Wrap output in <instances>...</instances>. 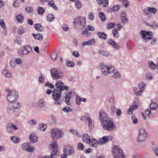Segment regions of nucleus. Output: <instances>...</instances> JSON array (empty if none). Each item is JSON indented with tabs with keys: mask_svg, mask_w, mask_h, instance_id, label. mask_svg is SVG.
<instances>
[{
	"mask_svg": "<svg viewBox=\"0 0 158 158\" xmlns=\"http://www.w3.org/2000/svg\"><path fill=\"white\" fill-rule=\"evenodd\" d=\"M56 87L53 91L52 98L53 99H60L62 92L64 90H68L69 89L68 86L64 85L61 81H57L55 84Z\"/></svg>",
	"mask_w": 158,
	"mask_h": 158,
	"instance_id": "1",
	"label": "nucleus"
},
{
	"mask_svg": "<svg viewBox=\"0 0 158 158\" xmlns=\"http://www.w3.org/2000/svg\"><path fill=\"white\" fill-rule=\"evenodd\" d=\"M86 23L85 18L83 17H76L74 20L73 26L77 30H81L85 27Z\"/></svg>",
	"mask_w": 158,
	"mask_h": 158,
	"instance_id": "2",
	"label": "nucleus"
},
{
	"mask_svg": "<svg viewBox=\"0 0 158 158\" xmlns=\"http://www.w3.org/2000/svg\"><path fill=\"white\" fill-rule=\"evenodd\" d=\"M101 123L102 127L104 129L107 131H112L115 128V125L112 120L110 118L102 122Z\"/></svg>",
	"mask_w": 158,
	"mask_h": 158,
	"instance_id": "3",
	"label": "nucleus"
},
{
	"mask_svg": "<svg viewBox=\"0 0 158 158\" xmlns=\"http://www.w3.org/2000/svg\"><path fill=\"white\" fill-rule=\"evenodd\" d=\"M6 91L8 93L6 99L8 102H10L16 100L18 97V93L15 90L11 91L9 89H6Z\"/></svg>",
	"mask_w": 158,
	"mask_h": 158,
	"instance_id": "4",
	"label": "nucleus"
},
{
	"mask_svg": "<svg viewBox=\"0 0 158 158\" xmlns=\"http://www.w3.org/2000/svg\"><path fill=\"white\" fill-rule=\"evenodd\" d=\"M50 73L54 80L61 79L63 77L62 71L60 69L57 70L55 68H52L51 69Z\"/></svg>",
	"mask_w": 158,
	"mask_h": 158,
	"instance_id": "5",
	"label": "nucleus"
},
{
	"mask_svg": "<svg viewBox=\"0 0 158 158\" xmlns=\"http://www.w3.org/2000/svg\"><path fill=\"white\" fill-rule=\"evenodd\" d=\"M50 133L52 137L54 139L62 137L64 135V133L62 130L57 128L52 129Z\"/></svg>",
	"mask_w": 158,
	"mask_h": 158,
	"instance_id": "6",
	"label": "nucleus"
},
{
	"mask_svg": "<svg viewBox=\"0 0 158 158\" xmlns=\"http://www.w3.org/2000/svg\"><path fill=\"white\" fill-rule=\"evenodd\" d=\"M73 96L72 91L69 90L65 92L64 94L62 97L63 100L68 105H69L70 104V100Z\"/></svg>",
	"mask_w": 158,
	"mask_h": 158,
	"instance_id": "7",
	"label": "nucleus"
},
{
	"mask_svg": "<svg viewBox=\"0 0 158 158\" xmlns=\"http://www.w3.org/2000/svg\"><path fill=\"white\" fill-rule=\"evenodd\" d=\"M113 67L109 65H107L102 64L100 66V68L102 70V72L105 76H106L111 73L110 69Z\"/></svg>",
	"mask_w": 158,
	"mask_h": 158,
	"instance_id": "8",
	"label": "nucleus"
},
{
	"mask_svg": "<svg viewBox=\"0 0 158 158\" xmlns=\"http://www.w3.org/2000/svg\"><path fill=\"white\" fill-rule=\"evenodd\" d=\"M140 35L141 37L146 40V41L152 39V34L151 31L142 30L140 32Z\"/></svg>",
	"mask_w": 158,
	"mask_h": 158,
	"instance_id": "9",
	"label": "nucleus"
},
{
	"mask_svg": "<svg viewBox=\"0 0 158 158\" xmlns=\"http://www.w3.org/2000/svg\"><path fill=\"white\" fill-rule=\"evenodd\" d=\"M21 107V104L15 100L13 102L10 103L8 105V108L10 110L14 112L15 109L19 108Z\"/></svg>",
	"mask_w": 158,
	"mask_h": 158,
	"instance_id": "10",
	"label": "nucleus"
},
{
	"mask_svg": "<svg viewBox=\"0 0 158 158\" xmlns=\"http://www.w3.org/2000/svg\"><path fill=\"white\" fill-rule=\"evenodd\" d=\"M111 73L110 74H112V76L115 79H120L121 76V75L118 71L115 69L114 67L111 68L110 69Z\"/></svg>",
	"mask_w": 158,
	"mask_h": 158,
	"instance_id": "11",
	"label": "nucleus"
},
{
	"mask_svg": "<svg viewBox=\"0 0 158 158\" xmlns=\"http://www.w3.org/2000/svg\"><path fill=\"white\" fill-rule=\"evenodd\" d=\"M99 119L101 123H102V122L106 120L109 118L107 117L106 113L102 110L99 111Z\"/></svg>",
	"mask_w": 158,
	"mask_h": 158,
	"instance_id": "12",
	"label": "nucleus"
},
{
	"mask_svg": "<svg viewBox=\"0 0 158 158\" xmlns=\"http://www.w3.org/2000/svg\"><path fill=\"white\" fill-rule=\"evenodd\" d=\"M123 150L117 145L114 146L112 149V152L114 157L117 155L118 153H120Z\"/></svg>",
	"mask_w": 158,
	"mask_h": 158,
	"instance_id": "13",
	"label": "nucleus"
},
{
	"mask_svg": "<svg viewBox=\"0 0 158 158\" xmlns=\"http://www.w3.org/2000/svg\"><path fill=\"white\" fill-rule=\"evenodd\" d=\"M21 48L22 53L23 55H27L31 50V47L28 45L22 46Z\"/></svg>",
	"mask_w": 158,
	"mask_h": 158,
	"instance_id": "14",
	"label": "nucleus"
},
{
	"mask_svg": "<svg viewBox=\"0 0 158 158\" xmlns=\"http://www.w3.org/2000/svg\"><path fill=\"white\" fill-rule=\"evenodd\" d=\"M64 151V153H68V155H70L74 153V149L72 146H67L65 147Z\"/></svg>",
	"mask_w": 158,
	"mask_h": 158,
	"instance_id": "15",
	"label": "nucleus"
},
{
	"mask_svg": "<svg viewBox=\"0 0 158 158\" xmlns=\"http://www.w3.org/2000/svg\"><path fill=\"white\" fill-rule=\"evenodd\" d=\"M7 131L9 132H13L14 129L17 130L18 128L13 123H10L7 125Z\"/></svg>",
	"mask_w": 158,
	"mask_h": 158,
	"instance_id": "16",
	"label": "nucleus"
},
{
	"mask_svg": "<svg viewBox=\"0 0 158 158\" xmlns=\"http://www.w3.org/2000/svg\"><path fill=\"white\" fill-rule=\"evenodd\" d=\"M107 43L113 46V48H114L115 50H118L119 49V46L118 43H116L112 39L109 40L107 42Z\"/></svg>",
	"mask_w": 158,
	"mask_h": 158,
	"instance_id": "17",
	"label": "nucleus"
},
{
	"mask_svg": "<svg viewBox=\"0 0 158 158\" xmlns=\"http://www.w3.org/2000/svg\"><path fill=\"white\" fill-rule=\"evenodd\" d=\"M58 150H55L52 151L50 156H45L43 158H56L57 157V152Z\"/></svg>",
	"mask_w": 158,
	"mask_h": 158,
	"instance_id": "18",
	"label": "nucleus"
},
{
	"mask_svg": "<svg viewBox=\"0 0 158 158\" xmlns=\"http://www.w3.org/2000/svg\"><path fill=\"white\" fill-rule=\"evenodd\" d=\"M82 140L85 142L90 144V136L87 134H84L82 136Z\"/></svg>",
	"mask_w": 158,
	"mask_h": 158,
	"instance_id": "19",
	"label": "nucleus"
},
{
	"mask_svg": "<svg viewBox=\"0 0 158 158\" xmlns=\"http://www.w3.org/2000/svg\"><path fill=\"white\" fill-rule=\"evenodd\" d=\"M46 105V102L44 99H41L38 101V106L41 108H44Z\"/></svg>",
	"mask_w": 158,
	"mask_h": 158,
	"instance_id": "20",
	"label": "nucleus"
},
{
	"mask_svg": "<svg viewBox=\"0 0 158 158\" xmlns=\"http://www.w3.org/2000/svg\"><path fill=\"white\" fill-rule=\"evenodd\" d=\"M31 142L35 143L38 141V137L34 134H31L29 136Z\"/></svg>",
	"mask_w": 158,
	"mask_h": 158,
	"instance_id": "21",
	"label": "nucleus"
},
{
	"mask_svg": "<svg viewBox=\"0 0 158 158\" xmlns=\"http://www.w3.org/2000/svg\"><path fill=\"white\" fill-rule=\"evenodd\" d=\"M147 135H139L137 137V141L139 142H142L146 139Z\"/></svg>",
	"mask_w": 158,
	"mask_h": 158,
	"instance_id": "22",
	"label": "nucleus"
},
{
	"mask_svg": "<svg viewBox=\"0 0 158 158\" xmlns=\"http://www.w3.org/2000/svg\"><path fill=\"white\" fill-rule=\"evenodd\" d=\"M16 18L19 23H22L24 21V16L23 14H19V15L16 16Z\"/></svg>",
	"mask_w": 158,
	"mask_h": 158,
	"instance_id": "23",
	"label": "nucleus"
},
{
	"mask_svg": "<svg viewBox=\"0 0 158 158\" xmlns=\"http://www.w3.org/2000/svg\"><path fill=\"white\" fill-rule=\"evenodd\" d=\"M31 35L36 40H42L43 39V36L40 34H35L34 33H32Z\"/></svg>",
	"mask_w": 158,
	"mask_h": 158,
	"instance_id": "24",
	"label": "nucleus"
},
{
	"mask_svg": "<svg viewBox=\"0 0 158 158\" xmlns=\"http://www.w3.org/2000/svg\"><path fill=\"white\" fill-rule=\"evenodd\" d=\"M34 27L35 29L38 31H42L44 29V27L40 23L35 24Z\"/></svg>",
	"mask_w": 158,
	"mask_h": 158,
	"instance_id": "25",
	"label": "nucleus"
},
{
	"mask_svg": "<svg viewBox=\"0 0 158 158\" xmlns=\"http://www.w3.org/2000/svg\"><path fill=\"white\" fill-rule=\"evenodd\" d=\"M97 35L99 38L104 40H106L107 38V35L103 32H98Z\"/></svg>",
	"mask_w": 158,
	"mask_h": 158,
	"instance_id": "26",
	"label": "nucleus"
},
{
	"mask_svg": "<svg viewBox=\"0 0 158 158\" xmlns=\"http://www.w3.org/2000/svg\"><path fill=\"white\" fill-rule=\"evenodd\" d=\"M38 14L40 15H42L45 12L44 8L41 6H38L37 8Z\"/></svg>",
	"mask_w": 158,
	"mask_h": 158,
	"instance_id": "27",
	"label": "nucleus"
},
{
	"mask_svg": "<svg viewBox=\"0 0 158 158\" xmlns=\"http://www.w3.org/2000/svg\"><path fill=\"white\" fill-rule=\"evenodd\" d=\"M48 5L50 7H51L55 10H58V8L56 6L55 2L53 0H51L48 3Z\"/></svg>",
	"mask_w": 158,
	"mask_h": 158,
	"instance_id": "28",
	"label": "nucleus"
},
{
	"mask_svg": "<svg viewBox=\"0 0 158 158\" xmlns=\"http://www.w3.org/2000/svg\"><path fill=\"white\" fill-rule=\"evenodd\" d=\"M157 104L154 102H152L150 106V109L152 110H156L157 108Z\"/></svg>",
	"mask_w": 158,
	"mask_h": 158,
	"instance_id": "29",
	"label": "nucleus"
},
{
	"mask_svg": "<svg viewBox=\"0 0 158 158\" xmlns=\"http://www.w3.org/2000/svg\"><path fill=\"white\" fill-rule=\"evenodd\" d=\"M146 25L154 29H155L158 27V23L156 22H153L152 24L147 23H146Z\"/></svg>",
	"mask_w": 158,
	"mask_h": 158,
	"instance_id": "30",
	"label": "nucleus"
},
{
	"mask_svg": "<svg viewBox=\"0 0 158 158\" xmlns=\"http://www.w3.org/2000/svg\"><path fill=\"white\" fill-rule=\"evenodd\" d=\"M47 127V124L42 123L39 125V128L40 131H46Z\"/></svg>",
	"mask_w": 158,
	"mask_h": 158,
	"instance_id": "31",
	"label": "nucleus"
},
{
	"mask_svg": "<svg viewBox=\"0 0 158 158\" xmlns=\"http://www.w3.org/2000/svg\"><path fill=\"white\" fill-rule=\"evenodd\" d=\"M65 64L67 67H74L75 64L73 62L69 61L68 60H65Z\"/></svg>",
	"mask_w": 158,
	"mask_h": 158,
	"instance_id": "32",
	"label": "nucleus"
},
{
	"mask_svg": "<svg viewBox=\"0 0 158 158\" xmlns=\"http://www.w3.org/2000/svg\"><path fill=\"white\" fill-rule=\"evenodd\" d=\"M10 138L11 140L15 143H18L20 141L19 138L18 137L16 136H11Z\"/></svg>",
	"mask_w": 158,
	"mask_h": 158,
	"instance_id": "33",
	"label": "nucleus"
},
{
	"mask_svg": "<svg viewBox=\"0 0 158 158\" xmlns=\"http://www.w3.org/2000/svg\"><path fill=\"white\" fill-rule=\"evenodd\" d=\"M112 32L114 38L116 39L118 38L119 34L118 31V29H114L112 30Z\"/></svg>",
	"mask_w": 158,
	"mask_h": 158,
	"instance_id": "34",
	"label": "nucleus"
},
{
	"mask_svg": "<svg viewBox=\"0 0 158 158\" xmlns=\"http://www.w3.org/2000/svg\"><path fill=\"white\" fill-rule=\"evenodd\" d=\"M98 53L101 55L105 57H107L109 56V53L107 52L104 51H99Z\"/></svg>",
	"mask_w": 158,
	"mask_h": 158,
	"instance_id": "35",
	"label": "nucleus"
},
{
	"mask_svg": "<svg viewBox=\"0 0 158 158\" xmlns=\"http://www.w3.org/2000/svg\"><path fill=\"white\" fill-rule=\"evenodd\" d=\"M126 157L125 154L122 151L120 153H119L114 157V158H125Z\"/></svg>",
	"mask_w": 158,
	"mask_h": 158,
	"instance_id": "36",
	"label": "nucleus"
},
{
	"mask_svg": "<svg viewBox=\"0 0 158 158\" xmlns=\"http://www.w3.org/2000/svg\"><path fill=\"white\" fill-rule=\"evenodd\" d=\"M148 65L149 67L152 69H154L156 67V64L152 61L148 62Z\"/></svg>",
	"mask_w": 158,
	"mask_h": 158,
	"instance_id": "37",
	"label": "nucleus"
},
{
	"mask_svg": "<svg viewBox=\"0 0 158 158\" xmlns=\"http://www.w3.org/2000/svg\"><path fill=\"white\" fill-rule=\"evenodd\" d=\"M105 138H106L105 136H103L102 138L100 139L99 140V141L97 142H98L99 144L100 145L106 143L107 142Z\"/></svg>",
	"mask_w": 158,
	"mask_h": 158,
	"instance_id": "38",
	"label": "nucleus"
},
{
	"mask_svg": "<svg viewBox=\"0 0 158 158\" xmlns=\"http://www.w3.org/2000/svg\"><path fill=\"white\" fill-rule=\"evenodd\" d=\"M145 85L143 82H141L138 85V88L139 90H141L143 91L145 88Z\"/></svg>",
	"mask_w": 158,
	"mask_h": 158,
	"instance_id": "39",
	"label": "nucleus"
},
{
	"mask_svg": "<svg viewBox=\"0 0 158 158\" xmlns=\"http://www.w3.org/2000/svg\"><path fill=\"white\" fill-rule=\"evenodd\" d=\"M99 17L103 22H104L106 20V15L104 13L102 12H101L99 13Z\"/></svg>",
	"mask_w": 158,
	"mask_h": 158,
	"instance_id": "40",
	"label": "nucleus"
},
{
	"mask_svg": "<svg viewBox=\"0 0 158 158\" xmlns=\"http://www.w3.org/2000/svg\"><path fill=\"white\" fill-rule=\"evenodd\" d=\"M47 20L49 22H52L54 19V16L52 14H49L47 17Z\"/></svg>",
	"mask_w": 158,
	"mask_h": 158,
	"instance_id": "41",
	"label": "nucleus"
},
{
	"mask_svg": "<svg viewBox=\"0 0 158 158\" xmlns=\"http://www.w3.org/2000/svg\"><path fill=\"white\" fill-rule=\"evenodd\" d=\"M148 10L150 12L152 13L153 14H155L156 13L157 11V9L156 8L152 7H148Z\"/></svg>",
	"mask_w": 158,
	"mask_h": 158,
	"instance_id": "42",
	"label": "nucleus"
},
{
	"mask_svg": "<svg viewBox=\"0 0 158 158\" xmlns=\"http://www.w3.org/2000/svg\"><path fill=\"white\" fill-rule=\"evenodd\" d=\"M139 135H147V132L143 128H140L139 130Z\"/></svg>",
	"mask_w": 158,
	"mask_h": 158,
	"instance_id": "43",
	"label": "nucleus"
},
{
	"mask_svg": "<svg viewBox=\"0 0 158 158\" xmlns=\"http://www.w3.org/2000/svg\"><path fill=\"white\" fill-rule=\"evenodd\" d=\"M2 73L4 75H5L6 77L8 78L10 77L11 75L10 72L7 71V70L4 69L2 72Z\"/></svg>",
	"mask_w": 158,
	"mask_h": 158,
	"instance_id": "44",
	"label": "nucleus"
},
{
	"mask_svg": "<svg viewBox=\"0 0 158 158\" xmlns=\"http://www.w3.org/2000/svg\"><path fill=\"white\" fill-rule=\"evenodd\" d=\"M39 81L40 83H44V76L43 74L41 73L40 74L39 78Z\"/></svg>",
	"mask_w": 158,
	"mask_h": 158,
	"instance_id": "45",
	"label": "nucleus"
},
{
	"mask_svg": "<svg viewBox=\"0 0 158 158\" xmlns=\"http://www.w3.org/2000/svg\"><path fill=\"white\" fill-rule=\"evenodd\" d=\"M25 10L28 14H30L33 11L32 7L31 6L26 7L25 8Z\"/></svg>",
	"mask_w": 158,
	"mask_h": 158,
	"instance_id": "46",
	"label": "nucleus"
},
{
	"mask_svg": "<svg viewBox=\"0 0 158 158\" xmlns=\"http://www.w3.org/2000/svg\"><path fill=\"white\" fill-rule=\"evenodd\" d=\"M29 145V143H23L22 144V148L24 150L26 151L27 149L28 148V146Z\"/></svg>",
	"mask_w": 158,
	"mask_h": 158,
	"instance_id": "47",
	"label": "nucleus"
},
{
	"mask_svg": "<svg viewBox=\"0 0 158 158\" xmlns=\"http://www.w3.org/2000/svg\"><path fill=\"white\" fill-rule=\"evenodd\" d=\"M45 85L46 86L49 87L51 89H54L55 87V86L52 84L49 81L46 82Z\"/></svg>",
	"mask_w": 158,
	"mask_h": 158,
	"instance_id": "48",
	"label": "nucleus"
},
{
	"mask_svg": "<svg viewBox=\"0 0 158 158\" xmlns=\"http://www.w3.org/2000/svg\"><path fill=\"white\" fill-rule=\"evenodd\" d=\"M87 120L89 126V127L91 129H93L94 128V126H92V119L90 118H88Z\"/></svg>",
	"mask_w": 158,
	"mask_h": 158,
	"instance_id": "49",
	"label": "nucleus"
},
{
	"mask_svg": "<svg viewBox=\"0 0 158 158\" xmlns=\"http://www.w3.org/2000/svg\"><path fill=\"white\" fill-rule=\"evenodd\" d=\"M62 110L65 112H68L69 111H72V109L68 106H66L63 108Z\"/></svg>",
	"mask_w": 158,
	"mask_h": 158,
	"instance_id": "50",
	"label": "nucleus"
},
{
	"mask_svg": "<svg viewBox=\"0 0 158 158\" xmlns=\"http://www.w3.org/2000/svg\"><path fill=\"white\" fill-rule=\"evenodd\" d=\"M25 29L24 28L22 27H19L17 31L18 33L19 34H22L24 32Z\"/></svg>",
	"mask_w": 158,
	"mask_h": 158,
	"instance_id": "51",
	"label": "nucleus"
},
{
	"mask_svg": "<svg viewBox=\"0 0 158 158\" xmlns=\"http://www.w3.org/2000/svg\"><path fill=\"white\" fill-rule=\"evenodd\" d=\"M0 25L3 29L5 30L6 29V28L5 26V24L2 19H0Z\"/></svg>",
	"mask_w": 158,
	"mask_h": 158,
	"instance_id": "52",
	"label": "nucleus"
},
{
	"mask_svg": "<svg viewBox=\"0 0 158 158\" xmlns=\"http://www.w3.org/2000/svg\"><path fill=\"white\" fill-rule=\"evenodd\" d=\"M51 147L54 150H58L57 146V142L56 141H54L52 144H51Z\"/></svg>",
	"mask_w": 158,
	"mask_h": 158,
	"instance_id": "53",
	"label": "nucleus"
},
{
	"mask_svg": "<svg viewBox=\"0 0 158 158\" xmlns=\"http://www.w3.org/2000/svg\"><path fill=\"white\" fill-rule=\"evenodd\" d=\"M116 23L115 22H110L108 24L107 27L109 29L112 28L114 27Z\"/></svg>",
	"mask_w": 158,
	"mask_h": 158,
	"instance_id": "54",
	"label": "nucleus"
},
{
	"mask_svg": "<svg viewBox=\"0 0 158 158\" xmlns=\"http://www.w3.org/2000/svg\"><path fill=\"white\" fill-rule=\"evenodd\" d=\"M29 145L28 146V147L26 151L29 152H32L34 151V148L32 146H30L31 143H29Z\"/></svg>",
	"mask_w": 158,
	"mask_h": 158,
	"instance_id": "55",
	"label": "nucleus"
},
{
	"mask_svg": "<svg viewBox=\"0 0 158 158\" xmlns=\"http://www.w3.org/2000/svg\"><path fill=\"white\" fill-rule=\"evenodd\" d=\"M120 19L122 23L124 24L128 20L127 19V16L120 17Z\"/></svg>",
	"mask_w": 158,
	"mask_h": 158,
	"instance_id": "56",
	"label": "nucleus"
},
{
	"mask_svg": "<svg viewBox=\"0 0 158 158\" xmlns=\"http://www.w3.org/2000/svg\"><path fill=\"white\" fill-rule=\"evenodd\" d=\"M81 101V98L77 96L76 97V102L77 105H79Z\"/></svg>",
	"mask_w": 158,
	"mask_h": 158,
	"instance_id": "57",
	"label": "nucleus"
},
{
	"mask_svg": "<svg viewBox=\"0 0 158 158\" xmlns=\"http://www.w3.org/2000/svg\"><path fill=\"white\" fill-rule=\"evenodd\" d=\"M120 8V5H114L112 8L113 10L115 12H117Z\"/></svg>",
	"mask_w": 158,
	"mask_h": 158,
	"instance_id": "58",
	"label": "nucleus"
},
{
	"mask_svg": "<svg viewBox=\"0 0 158 158\" xmlns=\"http://www.w3.org/2000/svg\"><path fill=\"white\" fill-rule=\"evenodd\" d=\"M28 123L30 125H33L36 124L37 122L35 119L30 120L28 121Z\"/></svg>",
	"mask_w": 158,
	"mask_h": 158,
	"instance_id": "59",
	"label": "nucleus"
},
{
	"mask_svg": "<svg viewBox=\"0 0 158 158\" xmlns=\"http://www.w3.org/2000/svg\"><path fill=\"white\" fill-rule=\"evenodd\" d=\"M146 78H148L149 80H151L152 79V73L150 72H148L146 73Z\"/></svg>",
	"mask_w": 158,
	"mask_h": 158,
	"instance_id": "60",
	"label": "nucleus"
},
{
	"mask_svg": "<svg viewBox=\"0 0 158 158\" xmlns=\"http://www.w3.org/2000/svg\"><path fill=\"white\" fill-rule=\"evenodd\" d=\"M57 54L56 52H53L51 55V58L53 60H55L57 57Z\"/></svg>",
	"mask_w": 158,
	"mask_h": 158,
	"instance_id": "61",
	"label": "nucleus"
},
{
	"mask_svg": "<svg viewBox=\"0 0 158 158\" xmlns=\"http://www.w3.org/2000/svg\"><path fill=\"white\" fill-rule=\"evenodd\" d=\"M85 29L91 31H94V27L91 25L87 26L85 27Z\"/></svg>",
	"mask_w": 158,
	"mask_h": 158,
	"instance_id": "62",
	"label": "nucleus"
},
{
	"mask_svg": "<svg viewBox=\"0 0 158 158\" xmlns=\"http://www.w3.org/2000/svg\"><path fill=\"white\" fill-rule=\"evenodd\" d=\"M75 5V6L78 9L80 8L81 6V4L79 1H77L76 2Z\"/></svg>",
	"mask_w": 158,
	"mask_h": 158,
	"instance_id": "63",
	"label": "nucleus"
},
{
	"mask_svg": "<svg viewBox=\"0 0 158 158\" xmlns=\"http://www.w3.org/2000/svg\"><path fill=\"white\" fill-rule=\"evenodd\" d=\"M88 41L89 42L90 45L94 44L96 43V41L94 39H90Z\"/></svg>",
	"mask_w": 158,
	"mask_h": 158,
	"instance_id": "64",
	"label": "nucleus"
}]
</instances>
